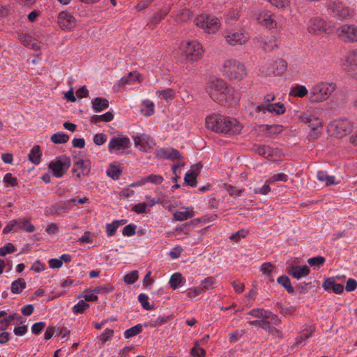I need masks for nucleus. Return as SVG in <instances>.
I'll list each match as a JSON object with an SVG mask.
<instances>
[{
	"instance_id": "obj_30",
	"label": "nucleus",
	"mask_w": 357,
	"mask_h": 357,
	"mask_svg": "<svg viewBox=\"0 0 357 357\" xmlns=\"http://www.w3.org/2000/svg\"><path fill=\"white\" fill-rule=\"evenodd\" d=\"M278 282L286 289L289 294L294 292V288L291 286L289 278L286 275H282L278 278Z\"/></svg>"
},
{
	"instance_id": "obj_57",
	"label": "nucleus",
	"mask_w": 357,
	"mask_h": 357,
	"mask_svg": "<svg viewBox=\"0 0 357 357\" xmlns=\"http://www.w3.org/2000/svg\"><path fill=\"white\" fill-rule=\"evenodd\" d=\"M20 224L18 220H13L3 229L5 234H9L12 230L17 229V225Z\"/></svg>"
},
{
	"instance_id": "obj_43",
	"label": "nucleus",
	"mask_w": 357,
	"mask_h": 357,
	"mask_svg": "<svg viewBox=\"0 0 357 357\" xmlns=\"http://www.w3.org/2000/svg\"><path fill=\"white\" fill-rule=\"evenodd\" d=\"M145 137L146 136L144 135L142 136L133 137L135 146L142 151H146Z\"/></svg>"
},
{
	"instance_id": "obj_10",
	"label": "nucleus",
	"mask_w": 357,
	"mask_h": 357,
	"mask_svg": "<svg viewBox=\"0 0 357 357\" xmlns=\"http://www.w3.org/2000/svg\"><path fill=\"white\" fill-rule=\"evenodd\" d=\"M336 34L345 42L357 41V27L354 26L343 25L336 30Z\"/></svg>"
},
{
	"instance_id": "obj_36",
	"label": "nucleus",
	"mask_w": 357,
	"mask_h": 357,
	"mask_svg": "<svg viewBox=\"0 0 357 357\" xmlns=\"http://www.w3.org/2000/svg\"><path fill=\"white\" fill-rule=\"evenodd\" d=\"M182 280L181 273H175L171 276L169 283L173 289H176L181 285Z\"/></svg>"
},
{
	"instance_id": "obj_35",
	"label": "nucleus",
	"mask_w": 357,
	"mask_h": 357,
	"mask_svg": "<svg viewBox=\"0 0 357 357\" xmlns=\"http://www.w3.org/2000/svg\"><path fill=\"white\" fill-rule=\"evenodd\" d=\"M51 140L54 144H64L69 140V136L63 132H56L52 135Z\"/></svg>"
},
{
	"instance_id": "obj_15",
	"label": "nucleus",
	"mask_w": 357,
	"mask_h": 357,
	"mask_svg": "<svg viewBox=\"0 0 357 357\" xmlns=\"http://www.w3.org/2000/svg\"><path fill=\"white\" fill-rule=\"evenodd\" d=\"M287 272L289 275L298 280L308 275L310 270L306 265L292 266L287 268Z\"/></svg>"
},
{
	"instance_id": "obj_14",
	"label": "nucleus",
	"mask_w": 357,
	"mask_h": 357,
	"mask_svg": "<svg viewBox=\"0 0 357 357\" xmlns=\"http://www.w3.org/2000/svg\"><path fill=\"white\" fill-rule=\"evenodd\" d=\"M249 36L244 32H231L225 36L226 41L231 45H242L248 40Z\"/></svg>"
},
{
	"instance_id": "obj_11",
	"label": "nucleus",
	"mask_w": 357,
	"mask_h": 357,
	"mask_svg": "<svg viewBox=\"0 0 357 357\" xmlns=\"http://www.w3.org/2000/svg\"><path fill=\"white\" fill-rule=\"evenodd\" d=\"M58 24L61 29L70 31L76 26V20L67 12L61 11L58 16Z\"/></svg>"
},
{
	"instance_id": "obj_49",
	"label": "nucleus",
	"mask_w": 357,
	"mask_h": 357,
	"mask_svg": "<svg viewBox=\"0 0 357 357\" xmlns=\"http://www.w3.org/2000/svg\"><path fill=\"white\" fill-rule=\"evenodd\" d=\"M138 271H133L124 276V282L128 284H134L138 279Z\"/></svg>"
},
{
	"instance_id": "obj_50",
	"label": "nucleus",
	"mask_w": 357,
	"mask_h": 357,
	"mask_svg": "<svg viewBox=\"0 0 357 357\" xmlns=\"http://www.w3.org/2000/svg\"><path fill=\"white\" fill-rule=\"evenodd\" d=\"M325 258L321 256L312 257L308 259L307 263L311 266H319L324 264Z\"/></svg>"
},
{
	"instance_id": "obj_20",
	"label": "nucleus",
	"mask_w": 357,
	"mask_h": 357,
	"mask_svg": "<svg viewBox=\"0 0 357 357\" xmlns=\"http://www.w3.org/2000/svg\"><path fill=\"white\" fill-rule=\"evenodd\" d=\"M202 221L206 222L207 220L204 218L193 219L189 222L183 224L179 227H177L175 229V231H178V233L187 234L190 231L191 227L196 226L199 222Z\"/></svg>"
},
{
	"instance_id": "obj_17",
	"label": "nucleus",
	"mask_w": 357,
	"mask_h": 357,
	"mask_svg": "<svg viewBox=\"0 0 357 357\" xmlns=\"http://www.w3.org/2000/svg\"><path fill=\"white\" fill-rule=\"evenodd\" d=\"M158 155L163 159L174 160L182 158L181 153L174 148H166L160 149Z\"/></svg>"
},
{
	"instance_id": "obj_60",
	"label": "nucleus",
	"mask_w": 357,
	"mask_h": 357,
	"mask_svg": "<svg viewBox=\"0 0 357 357\" xmlns=\"http://www.w3.org/2000/svg\"><path fill=\"white\" fill-rule=\"evenodd\" d=\"M214 282L215 279L213 277H208L202 282L200 287L203 288V291L208 290L212 287Z\"/></svg>"
},
{
	"instance_id": "obj_48",
	"label": "nucleus",
	"mask_w": 357,
	"mask_h": 357,
	"mask_svg": "<svg viewBox=\"0 0 357 357\" xmlns=\"http://www.w3.org/2000/svg\"><path fill=\"white\" fill-rule=\"evenodd\" d=\"M148 299L149 297L144 294H140L138 296V300L140 302L143 308L146 310H151L153 309V306L149 304Z\"/></svg>"
},
{
	"instance_id": "obj_12",
	"label": "nucleus",
	"mask_w": 357,
	"mask_h": 357,
	"mask_svg": "<svg viewBox=\"0 0 357 357\" xmlns=\"http://www.w3.org/2000/svg\"><path fill=\"white\" fill-rule=\"evenodd\" d=\"M131 146V142L128 137H113L108 144V149L111 152L115 151H123Z\"/></svg>"
},
{
	"instance_id": "obj_53",
	"label": "nucleus",
	"mask_w": 357,
	"mask_h": 357,
	"mask_svg": "<svg viewBox=\"0 0 357 357\" xmlns=\"http://www.w3.org/2000/svg\"><path fill=\"white\" fill-rule=\"evenodd\" d=\"M169 316H162L160 317L155 320L151 321L149 323V326L151 327H156L159 326H162L167 322V321L169 319Z\"/></svg>"
},
{
	"instance_id": "obj_46",
	"label": "nucleus",
	"mask_w": 357,
	"mask_h": 357,
	"mask_svg": "<svg viewBox=\"0 0 357 357\" xmlns=\"http://www.w3.org/2000/svg\"><path fill=\"white\" fill-rule=\"evenodd\" d=\"M89 307V305L83 300L79 301L76 305L73 307V312L75 314L83 313L84 311Z\"/></svg>"
},
{
	"instance_id": "obj_58",
	"label": "nucleus",
	"mask_w": 357,
	"mask_h": 357,
	"mask_svg": "<svg viewBox=\"0 0 357 357\" xmlns=\"http://www.w3.org/2000/svg\"><path fill=\"white\" fill-rule=\"evenodd\" d=\"M274 268V265H273L270 262H267L261 265V271L263 273V274L266 275L268 276H271Z\"/></svg>"
},
{
	"instance_id": "obj_1",
	"label": "nucleus",
	"mask_w": 357,
	"mask_h": 357,
	"mask_svg": "<svg viewBox=\"0 0 357 357\" xmlns=\"http://www.w3.org/2000/svg\"><path fill=\"white\" fill-rule=\"evenodd\" d=\"M206 126L215 132L229 135H237L242 129V126L236 119L221 115L206 117Z\"/></svg>"
},
{
	"instance_id": "obj_32",
	"label": "nucleus",
	"mask_w": 357,
	"mask_h": 357,
	"mask_svg": "<svg viewBox=\"0 0 357 357\" xmlns=\"http://www.w3.org/2000/svg\"><path fill=\"white\" fill-rule=\"evenodd\" d=\"M248 323L252 326H258L264 329L271 331H277L275 328H272L270 326V321L268 319L262 318L261 320L248 321Z\"/></svg>"
},
{
	"instance_id": "obj_38",
	"label": "nucleus",
	"mask_w": 357,
	"mask_h": 357,
	"mask_svg": "<svg viewBox=\"0 0 357 357\" xmlns=\"http://www.w3.org/2000/svg\"><path fill=\"white\" fill-rule=\"evenodd\" d=\"M122 169L114 165H110L107 170V174L114 180L119 178Z\"/></svg>"
},
{
	"instance_id": "obj_47",
	"label": "nucleus",
	"mask_w": 357,
	"mask_h": 357,
	"mask_svg": "<svg viewBox=\"0 0 357 357\" xmlns=\"http://www.w3.org/2000/svg\"><path fill=\"white\" fill-rule=\"evenodd\" d=\"M19 222L20 224L17 225V228H22L28 232H33L35 230V227L31 225L27 219L19 220Z\"/></svg>"
},
{
	"instance_id": "obj_27",
	"label": "nucleus",
	"mask_w": 357,
	"mask_h": 357,
	"mask_svg": "<svg viewBox=\"0 0 357 357\" xmlns=\"http://www.w3.org/2000/svg\"><path fill=\"white\" fill-rule=\"evenodd\" d=\"M266 109L271 113H275L278 115L283 114L286 108L281 102L269 103L266 105Z\"/></svg>"
},
{
	"instance_id": "obj_23",
	"label": "nucleus",
	"mask_w": 357,
	"mask_h": 357,
	"mask_svg": "<svg viewBox=\"0 0 357 357\" xmlns=\"http://www.w3.org/2000/svg\"><path fill=\"white\" fill-rule=\"evenodd\" d=\"M114 115L111 112H107L102 115H93L91 117L90 121L93 124H98L100 122H110L113 120Z\"/></svg>"
},
{
	"instance_id": "obj_6",
	"label": "nucleus",
	"mask_w": 357,
	"mask_h": 357,
	"mask_svg": "<svg viewBox=\"0 0 357 357\" xmlns=\"http://www.w3.org/2000/svg\"><path fill=\"white\" fill-rule=\"evenodd\" d=\"M70 166V158L63 155L51 161L48 165V169L52 171L54 177L61 178L67 172Z\"/></svg>"
},
{
	"instance_id": "obj_5",
	"label": "nucleus",
	"mask_w": 357,
	"mask_h": 357,
	"mask_svg": "<svg viewBox=\"0 0 357 357\" xmlns=\"http://www.w3.org/2000/svg\"><path fill=\"white\" fill-rule=\"evenodd\" d=\"M194 23L208 33H215L220 26V21L216 17L208 14H202L197 16L194 20Z\"/></svg>"
},
{
	"instance_id": "obj_59",
	"label": "nucleus",
	"mask_w": 357,
	"mask_h": 357,
	"mask_svg": "<svg viewBox=\"0 0 357 357\" xmlns=\"http://www.w3.org/2000/svg\"><path fill=\"white\" fill-rule=\"evenodd\" d=\"M46 326L43 321H40L34 324L31 327V332L35 335H39Z\"/></svg>"
},
{
	"instance_id": "obj_22",
	"label": "nucleus",
	"mask_w": 357,
	"mask_h": 357,
	"mask_svg": "<svg viewBox=\"0 0 357 357\" xmlns=\"http://www.w3.org/2000/svg\"><path fill=\"white\" fill-rule=\"evenodd\" d=\"M92 108L96 112H100L109 107V101L106 98L97 97L91 101Z\"/></svg>"
},
{
	"instance_id": "obj_42",
	"label": "nucleus",
	"mask_w": 357,
	"mask_h": 357,
	"mask_svg": "<svg viewBox=\"0 0 357 357\" xmlns=\"http://www.w3.org/2000/svg\"><path fill=\"white\" fill-rule=\"evenodd\" d=\"M287 63L283 59H278L275 61L274 68L278 75H281L287 70Z\"/></svg>"
},
{
	"instance_id": "obj_41",
	"label": "nucleus",
	"mask_w": 357,
	"mask_h": 357,
	"mask_svg": "<svg viewBox=\"0 0 357 357\" xmlns=\"http://www.w3.org/2000/svg\"><path fill=\"white\" fill-rule=\"evenodd\" d=\"M317 178L321 181H325L326 185H331L335 183V178L334 176H328L324 172L319 171L317 174Z\"/></svg>"
},
{
	"instance_id": "obj_25",
	"label": "nucleus",
	"mask_w": 357,
	"mask_h": 357,
	"mask_svg": "<svg viewBox=\"0 0 357 357\" xmlns=\"http://www.w3.org/2000/svg\"><path fill=\"white\" fill-rule=\"evenodd\" d=\"M42 152L39 145H35L29 154V160L34 165H38L40 162Z\"/></svg>"
},
{
	"instance_id": "obj_26",
	"label": "nucleus",
	"mask_w": 357,
	"mask_h": 357,
	"mask_svg": "<svg viewBox=\"0 0 357 357\" xmlns=\"http://www.w3.org/2000/svg\"><path fill=\"white\" fill-rule=\"evenodd\" d=\"M170 10L169 7L165 8L155 13L150 20L151 25L158 24L162 20L165 19Z\"/></svg>"
},
{
	"instance_id": "obj_4",
	"label": "nucleus",
	"mask_w": 357,
	"mask_h": 357,
	"mask_svg": "<svg viewBox=\"0 0 357 357\" xmlns=\"http://www.w3.org/2000/svg\"><path fill=\"white\" fill-rule=\"evenodd\" d=\"M224 73L230 80L241 81L247 75L245 65L236 59H228L224 63Z\"/></svg>"
},
{
	"instance_id": "obj_37",
	"label": "nucleus",
	"mask_w": 357,
	"mask_h": 357,
	"mask_svg": "<svg viewBox=\"0 0 357 357\" xmlns=\"http://www.w3.org/2000/svg\"><path fill=\"white\" fill-rule=\"evenodd\" d=\"M194 216V211L188 210L184 211H176L174 213V218L177 221H183Z\"/></svg>"
},
{
	"instance_id": "obj_33",
	"label": "nucleus",
	"mask_w": 357,
	"mask_h": 357,
	"mask_svg": "<svg viewBox=\"0 0 357 357\" xmlns=\"http://www.w3.org/2000/svg\"><path fill=\"white\" fill-rule=\"evenodd\" d=\"M142 325L140 324H137V325L127 329L124 332L125 338L128 339L132 337H134V336L139 334L140 333H142Z\"/></svg>"
},
{
	"instance_id": "obj_13",
	"label": "nucleus",
	"mask_w": 357,
	"mask_h": 357,
	"mask_svg": "<svg viewBox=\"0 0 357 357\" xmlns=\"http://www.w3.org/2000/svg\"><path fill=\"white\" fill-rule=\"evenodd\" d=\"M91 169V162L89 160L84 161L79 160L75 162L72 172L76 174L77 177L80 178L81 176H87Z\"/></svg>"
},
{
	"instance_id": "obj_16",
	"label": "nucleus",
	"mask_w": 357,
	"mask_h": 357,
	"mask_svg": "<svg viewBox=\"0 0 357 357\" xmlns=\"http://www.w3.org/2000/svg\"><path fill=\"white\" fill-rule=\"evenodd\" d=\"M202 167V165L200 163H198L196 165L195 167L192 168L185 174L184 181L186 185L191 187L197 186V181L196 178L199 175Z\"/></svg>"
},
{
	"instance_id": "obj_40",
	"label": "nucleus",
	"mask_w": 357,
	"mask_h": 357,
	"mask_svg": "<svg viewBox=\"0 0 357 357\" xmlns=\"http://www.w3.org/2000/svg\"><path fill=\"white\" fill-rule=\"evenodd\" d=\"M248 314L257 318H264L265 319H269L271 312L265 311L263 309L257 308L250 310L248 312Z\"/></svg>"
},
{
	"instance_id": "obj_8",
	"label": "nucleus",
	"mask_w": 357,
	"mask_h": 357,
	"mask_svg": "<svg viewBox=\"0 0 357 357\" xmlns=\"http://www.w3.org/2000/svg\"><path fill=\"white\" fill-rule=\"evenodd\" d=\"M332 30V24L320 17H314L310 20L307 26V31L312 34H320L328 33Z\"/></svg>"
},
{
	"instance_id": "obj_29",
	"label": "nucleus",
	"mask_w": 357,
	"mask_h": 357,
	"mask_svg": "<svg viewBox=\"0 0 357 357\" xmlns=\"http://www.w3.org/2000/svg\"><path fill=\"white\" fill-rule=\"evenodd\" d=\"M329 7L332 9L333 12L336 13L337 15L345 18L350 15L349 10L348 8L340 9V6H336L335 2H331Z\"/></svg>"
},
{
	"instance_id": "obj_39",
	"label": "nucleus",
	"mask_w": 357,
	"mask_h": 357,
	"mask_svg": "<svg viewBox=\"0 0 357 357\" xmlns=\"http://www.w3.org/2000/svg\"><path fill=\"white\" fill-rule=\"evenodd\" d=\"M192 15V12L189 9H183L178 12V13L176 16V20L177 22H186L188 21L191 16Z\"/></svg>"
},
{
	"instance_id": "obj_19",
	"label": "nucleus",
	"mask_w": 357,
	"mask_h": 357,
	"mask_svg": "<svg viewBox=\"0 0 357 357\" xmlns=\"http://www.w3.org/2000/svg\"><path fill=\"white\" fill-rule=\"evenodd\" d=\"M323 287L325 290L332 289L333 291L337 294L342 293L344 288V285L335 283L333 278L326 279L324 282Z\"/></svg>"
},
{
	"instance_id": "obj_62",
	"label": "nucleus",
	"mask_w": 357,
	"mask_h": 357,
	"mask_svg": "<svg viewBox=\"0 0 357 357\" xmlns=\"http://www.w3.org/2000/svg\"><path fill=\"white\" fill-rule=\"evenodd\" d=\"M107 141V135L103 133L96 134L93 137V142L98 145H102Z\"/></svg>"
},
{
	"instance_id": "obj_18",
	"label": "nucleus",
	"mask_w": 357,
	"mask_h": 357,
	"mask_svg": "<svg viewBox=\"0 0 357 357\" xmlns=\"http://www.w3.org/2000/svg\"><path fill=\"white\" fill-rule=\"evenodd\" d=\"M300 119L303 123L308 124L309 128L313 131L322 127L321 120L314 116L302 115L300 116Z\"/></svg>"
},
{
	"instance_id": "obj_44",
	"label": "nucleus",
	"mask_w": 357,
	"mask_h": 357,
	"mask_svg": "<svg viewBox=\"0 0 357 357\" xmlns=\"http://www.w3.org/2000/svg\"><path fill=\"white\" fill-rule=\"evenodd\" d=\"M253 151L257 153L259 155L266 157L270 155V148L264 145H254L252 148Z\"/></svg>"
},
{
	"instance_id": "obj_63",
	"label": "nucleus",
	"mask_w": 357,
	"mask_h": 357,
	"mask_svg": "<svg viewBox=\"0 0 357 357\" xmlns=\"http://www.w3.org/2000/svg\"><path fill=\"white\" fill-rule=\"evenodd\" d=\"M114 334V331L109 328H106L103 333L100 335V341L102 344H105L109 337Z\"/></svg>"
},
{
	"instance_id": "obj_34",
	"label": "nucleus",
	"mask_w": 357,
	"mask_h": 357,
	"mask_svg": "<svg viewBox=\"0 0 357 357\" xmlns=\"http://www.w3.org/2000/svg\"><path fill=\"white\" fill-rule=\"evenodd\" d=\"M17 317V313H13L8 317H3L0 320V331L6 330L10 325L11 322Z\"/></svg>"
},
{
	"instance_id": "obj_21",
	"label": "nucleus",
	"mask_w": 357,
	"mask_h": 357,
	"mask_svg": "<svg viewBox=\"0 0 357 357\" xmlns=\"http://www.w3.org/2000/svg\"><path fill=\"white\" fill-rule=\"evenodd\" d=\"M136 80L141 82L142 81V75L137 71H132L128 73V76L123 77L119 80V86H123L126 84H130Z\"/></svg>"
},
{
	"instance_id": "obj_61",
	"label": "nucleus",
	"mask_w": 357,
	"mask_h": 357,
	"mask_svg": "<svg viewBox=\"0 0 357 357\" xmlns=\"http://www.w3.org/2000/svg\"><path fill=\"white\" fill-rule=\"evenodd\" d=\"M147 206L148 204L146 202L139 203L132 206V211L138 214L144 213Z\"/></svg>"
},
{
	"instance_id": "obj_7",
	"label": "nucleus",
	"mask_w": 357,
	"mask_h": 357,
	"mask_svg": "<svg viewBox=\"0 0 357 357\" xmlns=\"http://www.w3.org/2000/svg\"><path fill=\"white\" fill-rule=\"evenodd\" d=\"M352 128L353 125L351 122L346 119L335 120L329 126V130L332 132V135L337 138H342L350 134L352 131Z\"/></svg>"
},
{
	"instance_id": "obj_64",
	"label": "nucleus",
	"mask_w": 357,
	"mask_h": 357,
	"mask_svg": "<svg viewBox=\"0 0 357 357\" xmlns=\"http://www.w3.org/2000/svg\"><path fill=\"white\" fill-rule=\"evenodd\" d=\"M190 354L194 357H204L206 351L204 349L195 346L191 349Z\"/></svg>"
},
{
	"instance_id": "obj_3",
	"label": "nucleus",
	"mask_w": 357,
	"mask_h": 357,
	"mask_svg": "<svg viewBox=\"0 0 357 357\" xmlns=\"http://www.w3.org/2000/svg\"><path fill=\"white\" fill-rule=\"evenodd\" d=\"M231 91V89L229 88L226 82L220 79L211 81L208 86V93L211 98L220 105L227 102V96Z\"/></svg>"
},
{
	"instance_id": "obj_55",
	"label": "nucleus",
	"mask_w": 357,
	"mask_h": 357,
	"mask_svg": "<svg viewBox=\"0 0 357 357\" xmlns=\"http://www.w3.org/2000/svg\"><path fill=\"white\" fill-rule=\"evenodd\" d=\"M3 181L8 186H16L18 184L17 180L15 177L12 176V174L7 173L3 177Z\"/></svg>"
},
{
	"instance_id": "obj_54",
	"label": "nucleus",
	"mask_w": 357,
	"mask_h": 357,
	"mask_svg": "<svg viewBox=\"0 0 357 357\" xmlns=\"http://www.w3.org/2000/svg\"><path fill=\"white\" fill-rule=\"evenodd\" d=\"M137 226L134 224H130L124 227L122 231L123 236H131L135 234Z\"/></svg>"
},
{
	"instance_id": "obj_56",
	"label": "nucleus",
	"mask_w": 357,
	"mask_h": 357,
	"mask_svg": "<svg viewBox=\"0 0 357 357\" xmlns=\"http://www.w3.org/2000/svg\"><path fill=\"white\" fill-rule=\"evenodd\" d=\"M248 234V231L244 229L238 230L235 234H233L230 237V240L238 241L242 238H245Z\"/></svg>"
},
{
	"instance_id": "obj_31",
	"label": "nucleus",
	"mask_w": 357,
	"mask_h": 357,
	"mask_svg": "<svg viewBox=\"0 0 357 357\" xmlns=\"http://www.w3.org/2000/svg\"><path fill=\"white\" fill-rule=\"evenodd\" d=\"M163 181V178L160 175L157 174H150L146 177H144L141 179V184H145L146 183H152L156 185H159L162 183Z\"/></svg>"
},
{
	"instance_id": "obj_2",
	"label": "nucleus",
	"mask_w": 357,
	"mask_h": 357,
	"mask_svg": "<svg viewBox=\"0 0 357 357\" xmlns=\"http://www.w3.org/2000/svg\"><path fill=\"white\" fill-rule=\"evenodd\" d=\"M334 82H321L314 84L308 94V100L311 102H320L327 100L336 89Z\"/></svg>"
},
{
	"instance_id": "obj_9",
	"label": "nucleus",
	"mask_w": 357,
	"mask_h": 357,
	"mask_svg": "<svg viewBox=\"0 0 357 357\" xmlns=\"http://www.w3.org/2000/svg\"><path fill=\"white\" fill-rule=\"evenodd\" d=\"M204 51L200 43L197 41L187 43L185 50L186 60L190 62L198 61L202 57Z\"/></svg>"
},
{
	"instance_id": "obj_45",
	"label": "nucleus",
	"mask_w": 357,
	"mask_h": 357,
	"mask_svg": "<svg viewBox=\"0 0 357 357\" xmlns=\"http://www.w3.org/2000/svg\"><path fill=\"white\" fill-rule=\"evenodd\" d=\"M266 129L267 130L266 135L268 137H271L273 135L279 134L282 130V126L280 125H271V126H266Z\"/></svg>"
},
{
	"instance_id": "obj_24",
	"label": "nucleus",
	"mask_w": 357,
	"mask_h": 357,
	"mask_svg": "<svg viewBox=\"0 0 357 357\" xmlns=\"http://www.w3.org/2000/svg\"><path fill=\"white\" fill-rule=\"evenodd\" d=\"M26 283L24 278H18L11 284L10 291L13 294H20L26 289Z\"/></svg>"
},
{
	"instance_id": "obj_52",
	"label": "nucleus",
	"mask_w": 357,
	"mask_h": 357,
	"mask_svg": "<svg viewBox=\"0 0 357 357\" xmlns=\"http://www.w3.org/2000/svg\"><path fill=\"white\" fill-rule=\"evenodd\" d=\"M114 289V287L109 284H107L102 286H99L96 287L92 290V291L95 294H102L110 292Z\"/></svg>"
},
{
	"instance_id": "obj_28",
	"label": "nucleus",
	"mask_w": 357,
	"mask_h": 357,
	"mask_svg": "<svg viewBox=\"0 0 357 357\" xmlns=\"http://www.w3.org/2000/svg\"><path fill=\"white\" fill-rule=\"evenodd\" d=\"M309 93L307 88L303 85H296L291 89L289 92L290 96L295 97L303 98L306 95L308 96Z\"/></svg>"
},
{
	"instance_id": "obj_51",
	"label": "nucleus",
	"mask_w": 357,
	"mask_h": 357,
	"mask_svg": "<svg viewBox=\"0 0 357 357\" xmlns=\"http://www.w3.org/2000/svg\"><path fill=\"white\" fill-rule=\"evenodd\" d=\"M16 250L14 245L11 243H8L3 247L0 248V257L5 256L7 253H12Z\"/></svg>"
}]
</instances>
